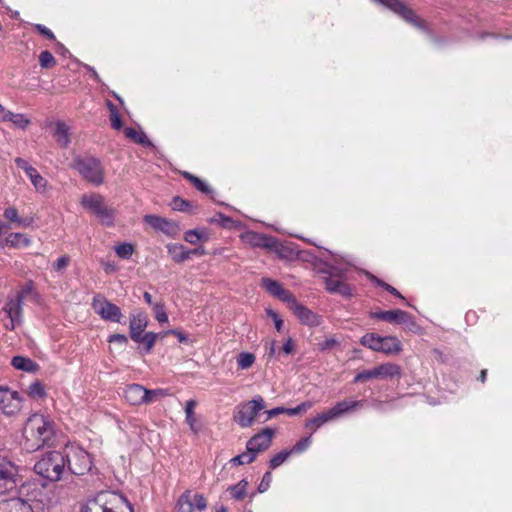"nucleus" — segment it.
Wrapping results in <instances>:
<instances>
[{
    "label": "nucleus",
    "mask_w": 512,
    "mask_h": 512,
    "mask_svg": "<svg viewBox=\"0 0 512 512\" xmlns=\"http://www.w3.org/2000/svg\"><path fill=\"white\" fill-rule=\"evenodd\" d=\"M125 137L129 140L142 145L143 147H153L151 140L143 130H124Z\"/></svg>",
    "instance_id": "nucleus-29"
},
{
    "label": "nucleus",
    "mask_w": 512,
    "mask_h": 512,
    "mask_svg": "<svg viewBox=\"0 0 512 512\" xmlns=\"http://www.w3.org/2000/svg\"><path fill=\"white\" fill-rule=\"evenodd\" d=\"M91 305L94 312L103 320L117 323L120 322L122 318L121 309L117 305L110 302L103 295H95Z\"/></svg>",
    "instance_id": "nucleus-12"
},
{
    "label": "nucleus",
    "mask_w": 512,
    "mask_h": 512,
    "mask_svg": "<svg viewBox=\"0 0 512 512\" xmlns=\"http://www.w3.org/2000/svg\"><path fill=\"white\" fill-rule=\"evenodd\" d=\"M81 512H134L128 499L117 491H100L88 499Z\"/></svg>",
    "instance_id": "nucleus-2"
},
{
    "label": "nucleus",
    "mask_w": 512,
    "mask_h": 512,
    "mask_svg": "<svg viewBox=\"0 0 512 512\" xmlns=\"http://www.w3.org/2000/svg\"><path fill=\"white\" fill-rule=\"evenodd\" d=\"M103 268L106 273H112V272L117 271V269H118L117 266L111 262L103 263Z\"/></svg>",
    "instance_id": "nucleus-62"
},
{
    "label": "nucleus",
    "mask_w": 512,
    "mask_h": 512,
    "mask_svg": "<svg viewBox=\"0 0 512 512\" xmlns=\"http://www.w3.org/2000/svg\"><path fill=\"white\" fill-rule=\"evenodd\" d=\"M288 307L303 324L309 326L320 324V317L301 305L296 299H294Z\"/></svg>",
    "instance_id": "nucleus-17"
},
{
    "label": "nucleus",
    "mask_w": 512,
    "mask_h": 512,
    "mask_svg": "<svg viewBox=\"0 0 512 512\" xmlns=\"http://www.w3.org/2000/svg\"><path fill=\"white\" fill-rule=\"evenodd\" d=\"M11 365L24 372H35L38 369V365L33 360L24 356H14Z\"/></svg>",
    "instance_id": "nucleus-28"
},
{
    "label": "nucleus",
    "mask_w": 512,
    "mask_h": 512,
    "mask_svg": "<svg viewBox=\"0 0 512 512\" xmlns=\"http://www.w3.org/2000/svg\"><path fill=\"white\" fill-rule=\"evenodd\" d=\"M23 398L18 391L0 385V412L6 416H15L22 409Z\"/></svg>",
    "instance_id": "nucleus-11"
},
{
    "label": "nucleus",
    "mask_w": 512,
    "mask_h": 512,
    "mask_svg": "<svg viewBox=\"0 0 512 512\" xmlns=\"http://www.w3.org/2000/svg\"><path fill=\"white\" fill-rule=\"evenodd\" d=\"M39 64L43 69H49L56 65V59L49 51H43L39 55Z\"/></svg>",
    "instance_id": "nucleus-40"
},
{
    "label": "nucleus",
    "mask_w": 512,
    "mask_h": 512,
    "mask_svg": "<svg viewBox=\"0 0 512 512\" xmlns=\"http://www.w3.org/2000/svg\"><path fill=\"white\" fill-rule=\"evenodd\" d=\"M291 454L292 453L290 452V450H284L279 452L270 460V467L272 469L277 468L278 466L283 464Z\"/></svg>",
    "instance_id": "nucleus-43"
},
{
    "label": "nucleus",
    "mask_w": 512,
    "mask_h": 512,
    "mask_svg": "<svg viewBox=\"0 0 512 512\" xmlns=\"http://www.w3.org/2000/svg\"><path fill=\"white\" fill-rule=\"evenodd\" d=\"M26 393L33 400H41L47 396L45 387L40 381L32 382L27 387Z\"/></svg>",
    "instance_id": "nucleus-32"
},
{
    "label": "nucleus",
    "mask_w": 512,
    "mask_h": 512,
    "mask_svg": "<svg viewBox=\"0 0 512 512\" xmlns=\"http://www.w3.org/2000/svg\"><path fill=\"white\" fill-rule=\"evenodd\" d=\"M248 487V481L243 479L236 485L230 486L228 491L230 492L231 498L235 500H242L246 496Z\"/></svg>",
    "instance_id": "nucleus-34"
},
{
    "label": "nucleus",
    "mask_w": 512,
    "mask_h": 512,
    "mask_svg": "<svg viewBox=\"0 0 512 512\" xmlns=\"http://www.w3.org/2000/svg\"><path fill=\"white\" fill-rule=\"evenodd\" d=\"M313 403L310 401L302 402L300 405H298L296 408L298 409L299 414L306 412L310 408H312Z\"/></svg>",
    "instance_id": "nucleus-60"
},
{
    "label": "nucleus",
    "mask_w": 512,
    "mask_h": 512,
    "mask_svg": "<svg viewBox=\"0 0 512 512\" xmlns=\"http://www.w3.org/2000/svg\"><path fill=\"white\" fill-rule=\"evenodd\" d=\"M3 216L15 228H28L33 224L32 217H21L15 207L11 206L4 210Z\"/></svg>",
    "instance_id": "nucleus-22"
},
{
    "label": "nucleus",
    "mask_w": 512,
    "mask_h": 512,
    "mask_svg": "<svg viewBox=\"0 0 512 512\" xmlns=\"http://www.w3.org/2000/svg\"><path fill=\"white\" fill-rule=\"evenodd\" d=\"M26 292L24 290L10 292L2 307L4 327L14 330L23 322V304Z\"/></svg>",
    "instance_id": "nucleus-4"
},
{
    "label": "nucleus",
    "mask_w": 512,
    "mask_h": 512,
    "mask_svg": "<svg viewBox=\"0 0 512 512\" xmlns=\"http://www.w3.org/2000/svg\"><path fill=\"white\" fill-rule=\"evenodd\" d=\"M167 334L175 335L180 342H184L187 340V337L179 330H169V331L163 333L161 336L164 337Z\"/></svg>",
    "instance_id": "nucleus-58"
},
{
    "label": "nucleus",
    "mask_w": 512,
    "mask_h": 512,
    "mask_svg": "<svg viewBox=\"0 0 512 512\" xmlns=\"http://www.w3.org/2000/svg\"><path fill=\"white\" fill-rule=\"evenodd\" d=\"M66 471L75 475H84L92 468L90 454L77 444H68L63 449Z\"/></svg>",
    "instance_id": "nucleus-5"
},
{
    "label": "nucleus",
    "mask_w": 512,
    "mask_h": 512,
    "mask_svg": "<svg viewBox=\"0 0 512 512\" xmlns=\"http://www.w3.org/2000/svg\"><path fill=\"white\" fill-rule=\"evenodd\" d=\"M262 286L266 289L267 292H269L274 297H277L283 302H286L288 305L295 299L292 293H290L288 290H286L281 283L269 279L264 278L262 280Z\"/></svg>",
    "instance_id": "nucleus-19"
},
{
    "label": "nucleus",
    "mask_w": 512,
    "mask_h": 512,
    "mask_svg": "<svg viewBox=\"0 0 512 512\" xmlns=\"http://www.w3.org/2000/svg\"><path fill=\"white\" fill-rule=\"evenodd\" d=\"M326 289L330 293H336L339 295H342L344 297H350L351 296V288L346 283L335 279L333 277H329L325 281Z\"/></svg>",
    "instance_id": "nucleus-27"
},
{
    "label": "nucleus",
    "mask_w": 512,
    "mask_h": 512,
    "mask_svg": "<svg viewBox=\"0 0 512 512\" xmlns=\"http://www.w3.org/2000/svg\"><path fill=\"white\" fill-rule=\"evenodd\" d=\"M73 167L83 176L87 181L100 185L103 182V168L99 160L86 157L75 160Z\"/></svg>",
    "instance_id": "nucleus-10"
},
{
    "label": "nucleus",
    "mask_w": 512,
    "mask_h": 512,
    "mask_svg": "<svg viewBox=\"0 0 512 512\" xmlns=\"http://www.w3.org/2000/svg\"><path fill=\"white\" fill-rule=\"evenodd\" d=\"M378 283H379L381 286H383V287H384L388 292H390V293H392V294H394V295H396V296H398V297L402 298L401 294H400V293H399V292H398L394 287H392V286H390V285H388V284H385V283H383V282H380V281H378Z\"/></svg>",
    "instance_id": "nucleus-63"
},
{
    "label": "nucleus",
    "mask_w": 512,
    "mask_h": 512,
    "mask_svg": "<svg viewBox=\"0 0 512 512\" xmlns=\"http://www.w3.org/2000/svg\"><path fill=\"white\" fill-rule=\"evenodd\" d=\"M311 444V438L305 437L298 441L290 450L292 454H298L305 451Z\"/></svg>",
    "instance_id": "nucleus-44"
},
{
    "label": "nucleus",
    "mask_w": 512,
    "mask_h": 512,
    "mask_svg": "<svg viewBox=\"0 0 512 512\" xmlns=\"http://www.w3.org/2000/svg\"><path fill=\"white\" fill-rule=\"evenodd\" d=\"M35 472L49 481H59L66 473L62 451H50L41 456L34 465Z\"/></svg>",
    "instance_id": "nucleus-3"
},
{
    "label": "nucleus",
    "mask_w": 512,
    "mask_h": 512,
    "mask_svg": "<svg viewBox=\"0 0 512 512\" xmlns=\"http://www.w3.org/2000/svg\"><path fill=\"white\" fill-rule=\"evenodd\" d=\"M283 413H285L284 407H277V408L267 411L268 418H272L276 415L283 414Z\"/></svg>",
    "instance_id": "nucleus-61"
},
{
    "label": "nucleus",
    "mask_w": 512,
    "mask_h": 512,
    "mask_svg": "<svg viewBox=\"0 0 512 512\" xmlns=\"http://www.w3.org/2000/svg\"><path fill=\"white\" fill-rule=\"evenodd\" d=\"M15 164L27 175L38 193L45 194L50 190L48 181L42 177L36 168L30 165L28 161L22 158H16Z\"/></svg>",
    "instance_id": "nucleus-14"
},
{
    "label": "nucleus",
    "mask_w": 512,
    "mask_h": 512,
    "mask_svg": "<svg viewBox=\"0 0 512 512\" xmlns=\"http://www.w3.org/2000/svg\"><path fill=\"white\" fill-rule=\"evenodd\" d=\"M110 120H111V125H112V128H120L121 127V120H120V116L118 115V113L115 111V110H111V114H110Z\"/></svg>",
    "instance_id": "nucleus-56"
},
{
    "label": "nucleus",
    "mask_w": 512,
    "mask_h": 512,
    "mask_svg": "<svg viewBox=\"0 0 512 512\" xmlns=\"http://www.w3.org/2000/svg\"><path fill=\"white\" fill-rule=\"evenodd\" d=\"M337 340L335 338H327L324 341L318 344V347L321 351H326L332 349L336 346Z\"/></svg>",
    "instance_id": "nucleus-52"
},
{
    "label": "nucleus",
    "mask_w": 512,
    "mask_h": 512,
    "mask_svg": "<svg viewBox=\"0 0 512 512\" xmlns=\"http://www.w3.org/2000/svg\"><path fill=\"white\" fill-rule=\"evenodd\" d=\"M255 355L248 352H242L237 357V365L241 369L250 368L255 362Z\"/></svg>",
    "instance_id": "nucleus-38"
},
{
    "label": "nucleus",
    "mask_w": 512,
    "mask_h": 512,
    "mask_svg": "<svg viewBox=\"0 0 512 512\" xmlns=\"http://www.w3.org/2000/svg\"><path fill=\"white\" fill-rule=\"evenodd\" d=\"M241 237L246 243H248L254 247H268L269 246V239L263 235L255 233V232H246Z\"/></svg>",
    "instance_id": "nucleus-31"
},
{
    "label": "nucleus",
    "mask_w": 512,
    "mask_h": 512,
    "mask_svg": "<svg viewBox=\"0 0 512 512\" xmlns=\"http://www.w3.org/2000/svg\"><path fill=\"white\" fill-rule=\"evenodd\" d=\"M268 358H273L277 353L276 341L270 340L265 343Z\"/></svg>",
    "instance_id": "nucleus-53"
},
{
    "label": "nucleus",
    "mask_w": 512,
    "mask_h": 512,
    "mask_svg": "<svg viewBox=\"0 0 512 512\" xmlns=\"http://www.w3.org/2000/svg\"><path fill=\"white\" fill-rule=\"evenodd\" d=\"M332 417L329 413V411L322 412L318 414L317 416L309 419L306 422V427L311 429L313 432L316 431L318 428H320L325 423L332 421Z\"/></svg>",
    "instance_id": "nucleus-33"
},
{
    "label": "nucleus",
    "mask_w": 512,
    "mask_h": 512,
    "mask_svg": "<svg viewBox=\"0 0 512 512\" xmlns=\"http://www.w3.org/2000/svg\"><path fill=\"white\" fill-rule=\"evenodd\" d=\"M166 248L171 258L177 263H182L190 258L191 251L182 244L170 243Z\"/></svg>",
    "instance_id": "nucleus-26"
},
{
    "label": "nucleus",
    "mask_w": 512,
    "mask_h": 512,
    "mask_svg": "<svg viewBox=\"0 0 512 512\" xmlns=\"http://www.w3.org/2000/svg\"><path fill=\"white\" fill-rule=\"evenodd\" d=\"M170 206L175 211H186V210H188L190 204H189V202L185 201L184 199H182L180 197H175L171 201Z\"/></svg>",
    "instance_id": "nucleus-47"
},
{
    "label": "nucleus",
    "mask_w": 512,
    "mask_h": 512,
    "mask_svg": "<svg viewBox=\"0 0 512 512\" xmlns=\"http://www.w3.org/2000/svg\"><path fill=\"white\" fill-rule=\"evenodd\" d=\"M16 473L17 470L14 464L0 455V489L10 490L14 488Z\"/></svg>",
    "instance_id": "nucleus-16"
},
{
    "label": "nucleus",
    "mask_w": 512,
    "mask_h": 512,
    "mask_svg": "<svg viewBox=\"0 0 512 512\" xmlns=\"http://www.w3.org/2000/svg\"><path fill=\"white\" fill-rule=\"evenodd\" d=\"M273 436L274 430L270 428L264 429L248 441L247 450L258 453L267 449L271 444Z\"/></svg>",
    "instance_id": "nucleus-18"
},
{
    "label": "nucleus",
    "mask_w": 512,
    "mask_h": 512,
    "mask_svg": "<svg viewBox=\"0 0 512 512\" xmlns=\"http://www.w3.org/2000/svg\"><path fill=\"white\" fill-rule=\"evenodd\" d=\"M67 131L68 130H54L53 138L61 146H66L70 142Z\"/></svg>",
    "instance_id": "nucleus-46"
},
{
    "label": "nucleus",
    "mask_w": 512,
    "mask_h": 512,
    "mask_svg": "<svg viewBox=\"0 0 512 512\" xmlns=\"http://www.w3.org/2000/svg\"><path fill=\"white\" fill-rule=\"evenodd\" d=\"M197 405L198 402L196 400L190 399L186 401L184 406L186 423L194 434L199 433L202 429L200 417L195 413Z\"/></svg>",
    "instance_id": "nucleus-21"
},
{
    "label": "nucleus",
    "mask_w": 512,
    "mask_h": 512,
    "mask_svg": "<svg viewBox=\"0 0 512 512\" xmlns=\"http://www.w3.org/2000/svg\"><path fill=\"white\" fill-rule=\"evenodd\" d=\"M69 263L70 258L67 255H64L53 263V268L55 271L62 273L68 267Z\"/></svg>",
    "instance_id": "nucleus-49"
},
{
    "label": "nucleus",
    "mask_w": 512,
    "mask_h": 512,
    "mask_svg": "<svg viewBox=\"0 0 512 512\" xmlns=\"http://www.w3.org/2000/svg\"><path fill=\"white\" fill-rule=\"evenodd\" d=\"M153 310L155 313V318L158 322L164 323L168 321V315L164 310V305L161 303L153 304Z\"/></svg>",
    "instance_id": "nucleus-45"
},
{
    "label": "nucleus",
    "mask_w": 512,
    "mask_h": 512,
    "mask_svg": "<svg viewBox=\"0 0 512 512\" xmlns=\"http://www.w3.org/2000/svg\"><path fill=\"white\" fill-rule=\"evenodd\" d=\"M193 507L199 511H203L207 507V501L202 494H195L191 496Z\"/></svg>",
    "instance_id": "nucleus-48"
},
{
    "label": "nucleus",
    "mask_w": 512,
    "mask_h": 512,
    "mask_svg": "<svg viewBox=\"0 0 512 512\" xmlns=\"http://www.w3.org/2000/svg\"><path fill=\"white\" fill-rule=\"evenodd\" d=\"M55 433L54 422L47 416L34 413L27 419L24 429V447L33 452L48 445Z\"/></svg>",
    "instance_id": "nucleus-1"
},
{
    "label": "nucleus",
    "mask_w": 512,
    "mask_h": 512,
    "mask_svg": "<svg viewBox=\"0 0 512 512\" xmlns=\"http://www.w3.org/2000/svg\"><path fill=\"white\" fill-rule=\"evenodd\" d=\"M271 481H272V474L271 472H266L258 486V491L260 493H263L265 491L268 490V488L270 487V484H271Z\"/></svg>",
    "instance_id": "nucleus-50"
},
{
    "label": "nucleus",
    "mask_w": 512,
    "mask_h": 512,
    "mask_svg": "<svg viewBox=\"0 0 512 512\" xmlns=\"http://www.w3.org/2000/svg\"><path fill=\"white\" fill-rule=\"evenodd\" d=\"M400 375V368L396 364L386 363L375 367L372 370H367L358 373L354 382H364L369 379H388Z\"/></svg>",
    "instance_id": "nucleus-13"
},
{
    "label": "nucleus",
    "mask_w": 512,
    "mask_h": 512,
    "mask_svg": "<svg viewBox=\"0 0 512 512\" xmlns=\"http://www.w3.org/2000/svg\"><path fill=\"white\" fill-rule=\"evenodd\" d=\"M147 324V316L142 312L137 313L131 317L129 329L130 336L133 341L139 340V337L142 335V332L147 327Z\"/></svg>",
    "instance_id": "nucleus-23"
},
{
    "label": "nucleus",
    "mask_w": 512,
    "mask_h": 512,
    "mask_svg": "<svg viewBox=\"0 0 512 512\" xmlns=\"http://www.w3.org/2000/svg\"><path fill=\"white\" fill-rule=\"evenodd\" d=\"M361 406L360 401L344 400L336 403L328 411L333 420L343 416L346 413L352 412Z\"/></svg>",
    "instance_id": "nucleus-25"
},
{
    "label": "nucleus",
    "mask_w": 512,
    "mask_h": 512,
    "mask_svg": "<svg viewBox=\"0 0 512 512\" xmlns=\"http://www.w3.org/2000/svg\"><path fill=\"white\" fill-rule=\"evenodd\" d=\"M81 205L96 215L104 225H112L114 211L106 206L101 195L96 193L85 194L81 198Z\"/></svg>",
    "instance_id": "nucleus-7"
},
{
    "label": "nucleus",
    "mask_w": 512,
    "mask_h": 512,
    "mask_svg": "<svg viewBox=\"0 0 512 512\" xmlns=\"http://www.w3.org/2000/svg\"><path fill=\"white\" fill-rule=\"evenodd\" d=\"M176 512H193L191 492H184L178 499Z\"/></svg>",
    "instance_id": "nucleus-35"
},
{
    "label": "nucleus",
    "mask_w": 512,
    "mask_h": 512,
    "mask_svg": "<svg viewBox=\"0 0 512 512\" xmlns=\"http://www.w3.org/2000/svg\"><path fill=\"white\" fill-rule=\"evenodd\" d=\"M372 317L385 320L390 323L397 324H410L412 322V317L405 311L395 309L389 311H380L371 314Z\"/></svg>",
    "instance_id": "nucleus-20"
},
{
    "label": "nucleus",
    "mask_w": 512,
    "mask_h": 512,
    "mask_svg": "<svg viewBox=\"0 0 512 512\" xmlns=\"http://www.w3.org/2000/svg\"><path fill=\"white\" fill-rule=\"evenodd\" d=\"M167 395L164 389L148 390L139 384H130L124 389V398L134 406L150 404Z\"/></svg>",
    "instance_id": "nucleus-6"
},
{
    "label": "nucleus",
    "mask_w": 512,
    "mask_h": 512,
    "mask_svg": "<svg viewBox=\"0 0 512 512\" xmlns=\"http://www.w3.org/2000/svg\"><path fill=\"white\" fill-rule=\"evenodd\" d=\"M184 240L195 245L198 242H207L209 240V234L206 230L192 229L185 232Z\"/></svg>",
    "instance_id": "nucleus-30"
},
{
    "label": "nucleus",
    "mask_w": 512,
    "mask_h": 512,
    "mask_svg": "<svg viewBox=\"0 0 512 512\" xmlns=\"http://www.w3.org/2000/svg\"><path fill=\"white\" fill-rule=\"evenodd\" d=\"M184 177L188 179L199 191L208 193L210 191L209 186L198 177L190 174L189 172L183 173Z\"/></svg>",
    "instance_id": "nucleus-41"
},
{
    "label": "nucleus",
    "mask_w": 512,
    "mask_h": 512,
    "mask_svg": "<svg viewBox=\"0 0 512 512\" xmlns=\"http://www.w3.org/2000/svg\"><path fill=\"white\" fill-rule=\"evenodd\" d=\"M115 253L118 257L123 259H129L134 253V247L130 243H122L114 248Z\"/></svg>",
    "instance_id": "nucleus-39"
},
{
    "label": "nucleus",
    "mask_w": 512,
    "mask_h": 512,
    "mask_svg": "<svg viewBox=\"0 0 512 512\" xmlns=\"http://www.w3.org/2000/svg\"><path fill=\"white\" fill-rule=\"evenodd\" d=\"M11 116V112L6 110L1 104H0V123L7 122L8 117Z\"/></svg>",
    "instance_id": "nucleus-59"
},
{
    "label": "nucleus",
    "mask_w": 512,
    "mask_h": 512,
    "mask_svg": "<svg viewBox=\"0 0 512 512\" xmlns=\"http://www.w3.org/2000/svg\"><path fill=\"white\" fill-rule=\"evenodd\" d=\"M144 221L156 231H160L170 237H174L179 232V227L176 222L161 216L146 215Z\"/></svg>",
    "instance_id": "nucleus-15"
},
{
    "label": "nucleus",
    "mask_w": 512,
    "mask_h": 512,
    "mask_svg": "<svg viewBox=\"0 0 512 512\" xmlns=\"http://www.w3.org/2000/svg\"><path fill=\"white\" fill-rule=\"evenodd\" d=\"M159 334L153 332H147L139 337V340H134L137 343H141L145 346L146 353H149L155 345V342Z\"/></svg>",
    "instance_id": "nucleus-37"
},
{
    "label": "nucleus",
    "mask_w": 512,
    "mask_h": 512,
    "mask_svg": "<svg viewBox=\"0 0 512 512\" xmlns=\"http://www.w3.org/2000/svg\"><path fill=\"white\" fill-rule=\"evenodd\" d=\"M267 315L274 321L275 328L278 332L282 330L283 327V320L280 318V316L272 309L266 310Z\"/></svg>",
    "instance_id": "nucleus-51"
},
{
    "label": "nucleus",
    "mask_w": 512,
    "mask_h": 512,
    "mask_svg": "<svg viewBox=\"0 0 512 512\" xmlns=\"http://www.w3.org/2000/svg\"><path fill=\"white\" fill-rule=\"evenodd\" d=\"M264 408V399L261 396H256L252 400L241 403L236 407L234 420L242 428L250 427L254 423L258 412Z\"/></svg>",
    "instance_id": "nucleus-9"
},
{
    "label": "nucleus",
    "mask_w": 512,
    "mask_h": 512,
    "mask_svg": "<svg viewBox=\"0 0 512 512\" xmlns=\"http://www.w3.org/2000/svg\"><path fill=\"white\" fill-rule=\"evenodd\" d=\"M256 454H257L256 452L247 450L246 453H242V454L232 458L231 462L238 464V465L249 464L255 460Z\"/></svg>",
    "instance_id": "nucleus-42"
},
{
    "label": "nucleus",
    "mask_w": 512,
    "mask_h": 512,
    "mask_svg": "<svg viewBox=\"0 0 512 512\" xmlns=\"http://www.w3.org/2000/svg\"><path fill=\"white\" fill-rule=\"evenodd\" d=\"M31 239L27 234L24 233H10L1 242V246H8L12 248H25L30 246Z\"/></svg>",
    "instance_id": "nucleus-24"
},
{
    "label": "nucleus",
    "mask_w": 512,
    "mask_h": 512,
    "mask_svg": "<svg viewBox=\"0 0 512 512\" xmlns=\"http://www.w3.org/2000/svg\"><path fill=\"white\" fill-rule=\"evenodd\" d=\"M35 28L42 34L44 35L45 37H47L48 39L50 40H54L55 39V36L53 34V32L48 29L47 27L41 25V24H37L35 25Z\"/></svg>",
    "instance_id": "nucleus-54"
},
{
    "label": "nucleus",
    "mask_w": 512,
    "mask_h": 512,
    "mask_svg": "<svg viewBox=\"0 0 512 512\" xmlns=\"http://www.w3.org/2000/svg\"><path fill=\"white\" fill-rule=\"evenodd\" d=\"M294 348H295V345H294L293 340L291 338H288L286 340V342L283 344L282 351L285 354H291L294 352Z\"/></svg>",
    "instance_id": "nucleus-57"
},
{
    "label": "nucleus",
    "mask_w": 512,
    "mask_h": 512,
    "mask_svg": "<svg viewBox=\"0 0 512 512\" xmlns=\"http://www.w3.org/2000/svg\"><path fill=\"white\" fill-rule=\"evenodd\" d=\"M361 344L369 349L384 354H397L401 351L402 345L395 336L381 337L374 333L366 334L361 338Z\"/></svg>",
    "instance_id": "nucleus-8"
},
{
    "label": "nucleus",
    "mask_w": 512,
    "mask_h": 512,
    "mask_svg": "<svg viewBox=\"0 0 512 512\" xmlns=\"http://www.w3.org/2000/svg\"><path fill=\"white\" fill-rule=\"evenodd\" d=\"M128 341L127 337L123 334H113L111 336H109V339H108V342L110 343H119L121 345H124L126 344Z\"/></svg>",
    "instance_id": "nucleus-55"
},
{
    "label": "nucleus",
    "mask_w": 512,
    "mask_h": 512,
    "mask_svg": "<svg viewBox=\"0 0 512 512\" xmlns=\"http://www.w3.org/2000/svg\"><path fill=\"white\" fill-rule=\"evenodd\" d=\"M191 251V254H196V255H205L206 254V251L203 247H198L194 250H190Z\"/></svg>",
    "instance_id": "nucleus-64"
},
{
    "label": "nucleus",
    "mask_w": 512,
    "mask_h": 512,
    "mask_svg": "<svg viewBox=\"0 0 512 512\" xmlns=\"http://www.w3.org/2000/svg\"><path fill=\"white\" fill-rule=\"evenodd\" d=\"M18 128H24L29 125H33L31 118L26 114H15L11 112V116L8 117V121Z\"/></svg>",
    "instance_id": "nucleus-36"
}]
</instances>
